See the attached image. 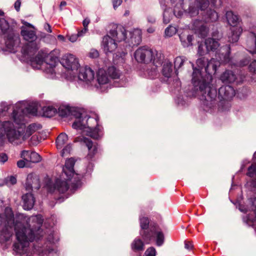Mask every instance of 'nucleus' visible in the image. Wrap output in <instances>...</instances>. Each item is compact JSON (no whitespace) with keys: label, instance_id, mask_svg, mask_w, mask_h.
<instances>
[{"label":"nucleus","instance_id":"nucleus-55","mask_svg":"<svg viewBox=\"0 0 256 256\" xmlns=\"http://www.w3.org/2000/svg\"><path fill=\"white\" fill-rule=\"evenodd\" d=\"M99 56V53L96 50H92L89 53V56L91 58H96Z\"/></svg>","mask_w":256,"mask_h":256},{"label":"nucleus","instance_id":"nucleus-32","mask_svg":"<svg viewBox=\"0 0 256 256\" xmlns=\"http://www.w3.org/2000/svg\"><path fill=\"white\" fill-rule=\"evenodd\" d=\"M68 140V136L65 133L60 134L57 137L56 143L58 149H61L62 148L64 144Z\"/></svg>","mask_w":256,"mask_h":256},{"label":"nucleus","instance_id":"nucleus-14","mask_svg":"<svg viewBox=\"0 0 256 256\" xmlns=\"http://www.w3.org/2000/svg\"><path fill=\"white\" fill-rule=\"evenodd\" d=\"M48 191L54 192L56 191L60 194H64L69 189L70 186L66 180L60 178L56 179L53 184H47Z\"/></svg>","mask_w":256,"mask_h":256},{"label":"nucleus","instance_id":"nucleus-16","mask_svg":"<svg viewBox=\"0 0 256 256\" xmlns=\"http://www.w3.org/2000/svg\"><path fill=\"white\" fill-rule=\"evenodd\" d=\"M245 78L244 76H241L240 80L232 70H226L220 76V80L224 82L232 83L236 82L237 84L242 83Z\"/></svg>","mask_w":256,"mask_h":256},{"label":"nucleus","instance_id":"nucleus-1","mask_svg":"<svg viewBox=\"0 0 256 256\" xmlns=\"http://www.w3.org/2000/svg\"><path fill=\"white\" fill-rule=\"evenodd\" d=\"M217 66L212 60L208 61L204 70L205 76H202L200 69L193 68L192 82L194 90L202 94L207 100H214L216 97V89L211 84L212 74L216 71Z\"/></svg>","mask_w":256,"mask_h":256},{"label":"nucleus","instance_id":"nucleus-41","mask_svg":"<svg viewBox=\"0 0 256 256\" xmlns=\"http://www.w3.org/2000/svg\"><path fill=\"white\" fill-rule=\"evenodd\" d=\"M46 62L51 66H55L58 61V58L49 54L46 58Z\"/></svg>","mask_w":256,"mask_h":256},{"label":"nucleus","instance_id":"nucleus-42","mask_svg":"<svg viewBox=\"0 0 256 256\" xmlns=\"http://www.w3.org/2000/svg\"><path fill=\"white\" fill-rule=\"evenodd\" d=\"M177 32L176 28L172 26H168L165 30V34L169 37H171L176 34Z\"/></svg>","mask_w":256,"mask_h":256},{"label":"nucleus","instance_id":"nucleus-63","mask_svg":"<svg viewBox=\"0 0 256 256\" xmlns=\"http://www.w3.org/2000/svg\"><path fill=\"white\" fill-rule=\"evenodd\" d=\"M88 30V28H84L81 30H80L78 32V35L79 37L83 36Z\"/></svg>","mask_w":256,"mask_h":256},{"label":"nucleus","instance_id":"nucleus-6","mask_svg":"<svg viewBox=\"0 0 256 256\" xmlns=\"http://www.w3.org/2000/svg\"><path fill=\"white\" fill-rule=\"evenodd\" d=\"M200 94L202 96V100L205 101L204 104L210 108H212L217 103L218 100L221 104H222V101L225 102L231 100L234 96L236 92L232 86L230 85H226L222 86L218 89V95L216 92V97L215 100H207L206 98H205L202 94L200 93Z\"/></svg>","mask_w":256,"mask_h":256},{"label":"nucleus","instance_id":"nucleus-12","mask_svg":"<svg viewBox=\"0 0 256 256\" xmlns=\"http://www.w3.org/2000/svg\"><path fill=\"white\" fill-rule=\"evenodd\" d=\"M21 35L25 40L30 42L24 50V54H28L29 52H36L38 50V48L36 44L33 42L37 38L34 31L32 30H21Z\"/></svg>","mask_w":256,"mask_h":256},{"label":"nucleus","instance_id":"nucleus-51","mask_svg":"<svg viewBox=\"0 0 256 256\" xmlns=\"http://www.w3.org/2000/svg\"><path fill=\"white\" fill-rule=\"evenodd\" d=\"M210 4L214 8H217L221 6L222 2V0H210Z\"/></svg>","mask_w":256,"mask_h":256},{"label":"nucleus","instance_id":"nucleus-44","mask_svg":"<svg viewBox=\"0 0 256 256\" xmlns=\"http://www.w3.org/2000/svg\"><path fill=\"white\" fill-rule=\"evenodd\" d=\"M246 175L250 178L256 176V165L252 164L248 167Z\"/></svg>","mask_w":256,"mask_h":256},{"label":"nucleus","instance_id":"nucleus-52","mask_svg":"<svg viewBox=\"0 0 256 256\" xmlns=\"http://www.w3.org/2000/svg\"><path fill=\"white\" fill-rule=\"evenodd\" d=\"M11 125L10 121H4L1 122L0 121V130H4V128H6Z\"/></svg>","mask_w":256,"mask_h":256},{"label":"nucleus","instance_id":"nucleus-15","mask_svg":"<svg viewBox=\"0 0 256 256\" xmlns=\"http://www.w3.org/2000/svg\"><path fill=\"white\" fill-rule=\"evenodd\" d=\"M60 63L63 66L68 70H74L78 69L79 66L78 60L72 54L64 56Z\"/></svg>","mask_w":256,"mask_h":256},{"label":"nucleus","instance_id":"nucleus-26","mask_svg":"<svg viewBox=\"0 0 256 256\" xmlns=\"http://www.w3.org/2000/svg\"><path fill=\"white\" fill-rule=\"evenodd\" d=\"M145 242L139 238H136L131 244V248L135 252H142L144 249Z\"/></svg>","mask_w":256,"mask_h":256},{"label":"nucleus","instance_id":"nucleus-28","mask_svg":"<svg viewBox=\"0 0 256 256\" xmlns=\"http://www.w3.org/2000/svg\"><path fill=\"white\" fill-rule=\"evenodd\" d=\"M172 64L171 62L168 60H166L164 64L162 73L166 78H170L172 74Z\"/></svg>","mask_w":256,"mask_h":256},{"label":"nucleus","instance_id":"nucleus-34","mask_svg":"<svg viewBox=\"0 0 256 256\" xmlns=\"http://www.w3.org/2000/svg\"><path fill=\"white\" fill-rule=\"evenodd\" d=\"M226 18L228 23L230 26H234L237 24L238 20V16L234 14L232 11L226 12Z\"/></svg>","mask_w":256,"mask_h":256},{"label":"nucleus","instance_id":"nucleus-54","mask_svg":"<svg viewBox=\"0 0 256 256\" xmlns=\"http://www.w3.org/2000/svg\"><path fill=\"white\" fill-rule=\"evenodd\" d=\"M8 160V156L6 153L2 152L0 153V162L1 164H4Z\"/></svg>","mask_w":256,"mask_h":256},{"label":"nucleus","instance_id":"nucleus-10","mask_svg":"<svg viewBox=\"0 0 256 256\" xmlns=\"http://www.w3.org/2000/svg\"><path fill=\"white\" fill-rule=\"evenodd\" d=\"M75 160L74 158H70L66 161L65 164L62 168V176L64 179L68 180H70L74 176L77 178H74L76 180H74L72 184L74 187L78 188L80 184V179L78 177V174H76L74 168Z\"/></svg>","mask_w":256,"mask_h":256},{"label":"nucleus","instance_id":"nucleus-11","mask_svg":"<svg viewBox=\"0 0 256 256\" xmlns=\"http://www.w3.org/2000/svg\"><path fill=\"white\" fill-rule=\"evenodd\" d=\"M134 56L138 62L148 64L152 62L154 52L152 49L144 46L136 50Z\"/></svg>","mask_w":256,"mask_h":256},{"label":"nucleus","instance_id":"nucleus-62","mask_svg":"<svg viewBox=\"0 0 256 256\" xmlns=\"http://www.w3.org/2000/svg\"><path fill=\"white\" fill-rule=\"evenodd\" d=\"M20 4H21L20 0H17L15 2L14 4V8L17 12H18L20 10Z\"/></svg>","mask_w":256,"mask_h":256},{"label":"nucleus","instance_id":"nucleus-47","mask_svg":"<svg viewBox=\"0 0 256 256\" xmlns=\"http://www.w3.org/2000/svg\"><path fill=\"white\" fill-rule=\"evenodd\" d=\"M17 166L19 168H24V167L29 168L30 167V164L26 161V160H20L17 162Z\"/></svg>","mask_w":256,"mask_h":256},{"label":"nucleus","instance_id":"nucleus-24","mask_svg":"<svg viewBox=\"0 0 256 256\" xmlns=\"http://www.w3.org/2000/svg\"><path fill=\"white\" fill-rule=\"evenodd\" d=\"M23 201V207L24 210H30L34 206L35 202V198L32 193H26L22 196Z\"/></svg>","mask_w":256,"mask_h":256},{"label":"nucleus","instance_id":"nucleus-4","mask_svg":"<svg viewBox=\"0 0 256 256\" xmlns=\"http://www.w3.org/2000/svg\"><path fill=\"white\" fill-rule=\"evenodd\" d=\"M72 127L80 130L88 128L90 130L87 132V135L93 139L98 140L102 137V132L96 120L88 115L82 116L81 114L78 120L74 122Z\"/></svg>","mask_w":256,"mask_h":256},{"label":"nucleus","instance_id":"nucleus-22","mask_svg":"<svg viewBox=\"0 0 256 256\" xmlns=\"http://www.w3.org/2000/svg\"><path fill=\"white\" fill-rule=\"evenodd\" d=\"M10 124V126L4 128V134L6 135L8 141L12 143L15 140L19 139L22 136V134L20 131L16 130L14 128V124L11 122Z\"/></svg>","mask_w":256,"mask_h":256},{"label":"nucleus","instance_id":"nucleus-27","mask_svg":"<svg viewBox=\"0 0 256 256\" xmlns=\"http://www.w3.org/2000/svg\"><path fill=\"white\" fill-rule=\"evenodd\" d=\"M184 64H190V62H188L187 58L184 56H179L176 58L174 65L176 74H178V70L181 68Z\"/></svg>","mask_w":256,"mask_h":256},{"label":"nucleus","instance_id":"nucleus-19","mask_svg":"<svg viewBox=\"0 0 256 256\" xmlns=\"http://www.w3.org/2000/svg\"><path fill=\"white\" fill-rule=\"evenodd\" d=\"M94 72L90 67L86 66L80 69L78 78L88 84L94 79Z\"/></svg>","mask_w":256,"mask_h":256},{"label":"nucleus","instance_id":"nucleus-29","mask_svg":"<svg viewBox=\"0 0 256 256\" xmlns=\"http://www.w3.org/2000/svg\"><path fill=\"white\" fill-rule=\"evenodd\" d=\"M242 32L240 28H234L232 29L231 34L228 36V41L232 43L237 42Z\"/></svg>","mask_w":256,"mask_h":256},{"label":"nucleus","instance_id":"nucleus-48","mask_svg":"<svg viewBox=\"0 0 256 256\" xmlns=\"http://www.w3.org/2000/svg\"><path fill=\"white\" fill-rule=\"evenodd\" d=\"M198 31L201 37L204 38L206 36L207 28L204 25L201 24L198 29Z\"/></svg>","mask_w":256,"mask_h":256},{"label":"nucleus","instance_id":"nucleus-33","mask_svg":"<svg viewBox=\"0 0 256 256\" xmlns=\"http://www.w3.org/2000/svg\"><path fill=\"white\" fill-rule=\"evenodd\" d=\"M42 116L46 118H51L57 112V110L52 106H44L42 108Z\"/></svg>","mask_w":256,"mask_h":256},{"label":"nucleus","instance_id":"nucleus-30","mask_svg":"<svg viewBox=\"0 0 256 256\" xmlns=\"http://www.w3.org/2000/svg\"><path fill=\"white\" fill-rule=\"evenodd\" d=\"M97 81L100 85L104 84L108 82V78L106 72L100 69L97 72Z\"/></svg>","mask_w":256,"mask_h":256},{"label":"nucleus","instance_id":"nucleus-25","mask_svg":"<svg viewBox=\"0 0 256 256\" xmlns=\"http://www.w3.org/2000/svg\"><path fill=\"white\" fill-rule=\"evenodd\" d=\"M204 45L207 52H215L220 46V44L218 40L213 38H208L205 40Z\"/></svg>","mask_w":256,"mask_h":256},{"label":"nucleus","instance_id":"nucleus-21","mask_svg":"<svg viewBox=\"0 0 256 256\" xmlns=\"http://www.w3.org/2000/svg\"><path fill=\"white\" fill-rule=\"evenodd\" d=\"M102 44L106 52H112L117 48L116 41L111 36L106 35L104 36Z\"/></svg>","mask_w":256,"mask_h":256},{"label":"nucleus","instance_id":"nucleus-49","mask_svg":"<svg viewBox=\"0 0 256 256\" xmlns=\"http://www.w3.org/2000/svg\"><path fill=\"white\" fill-rule=\"evenodd\" d=\"M35 124H30L26 130V135L28 136H30L35 132Z\"/></svg>","mask_w":256,"mask_h":256},{"label":"nucleus","instance_id":"nucleus-56","mask_svg":"<svg viewBox=\"0 0 256 256\" xmlns=\"http://www.w3.org/2000/svg\"><path fill=\"white\" fill-rule=\"evenodd\" d=\"M30 152L27 150H22L21 152V158L26 160V159H29Z\"/></svg>","mask_w":256,"mask_h":256},{"label":"nucleus","instance_id":"nucleus-64","mask_svg":"<svg viewBox=\"0 0 256 256\" xmlns=\"http://www.w3.org/2000/svg\"><path fill=\"white\" fill-rule=\"evenodd\" d=\"M90 22V19L86 18H85L82 22V24L84 26V28H88V25Z\"/></svg>","mask_w":256,"mask_h":256},{"label":"nucleus","instance_id":"nucleus-39","mask_svg":"<svg viewBox=\"0 0 256 256\" xmlns=\"http://www.w3.org/2000/svg\"><path fill=\"white\" fill-rule=\"evenodd\" d=\"M8 22L4 18H0V35L8 29Z\"/></svg>","mask_w":256,"mask_h":256},{"label":"nucleus","instance_id":"nucleus-36","mask_svg":"<svg viewBox=\"0 0 256 256\" xmlns=\"http://www.w3.org/2000/svg\"><path fill=\"white\" fill-rule=\"evenodd\" d=\"M108 76L113 79L118 78L120 76L119 70L116 69L114 66H109L107 70Z\"/></svg>","mask_w":256,"mask_h":256},{"label":"nucleus","instance_id":"nucleus-18","mask_svg":"<svg viewBox=\"0 0 256 256\" xmlns=\"http://www.w3.org/2000/svg\"><path fill=\"white\" fill-rule=\"evenodd\" d=\"M40 187V180L38 176L34 174H29L26 178V189L30 191L34 188L38 190Z\"/></svg>","mask_w":256,"mask_h":256},{"label":"nucleus","instance_id":"nucleus-23","mask_svg":"<svg viewBox=\"0 0 256 256\" xmlns=\"http://www.w3.org/2000/svg\"><path fill=\"white\" fill-rule=\"evenodd\" d=\"M130 38L126 41L130 46H137L142 42V32L139 30H136L130 32Z\"/></svg>","mask_w":256,"mask_h":256},{"label":"nucleus","instance_id":"nucleus-60","mask_svg":"<svg viewBox=\"0 0 256 256\" xmlns=\"http://www.w3.org/2000/svg\"><path fill=\"white\" fill-rule=\"evenodd\" d=\"M78 37L79 36H78V34H73L70 36H68V40L70 41L74 42L76 40Z\"/></svg>","mask_w":256,"mask_h":256},{"label":"nucleus","instance_id":"nucleus-31","mask_svg":"<svg viewBox=\"0 0 256 256\" xmlns=\"http://www.w3.org/2000/svg\"><path fill=\"white\" fill-rule=\"evenodd\" d=\"M193 36L190 34L186 35L182 34L180 35V39L184 47H188L192 45Z\"/></svg>","mask_w":256,"mask_h":256},{"label":"nucleus","instance_id":"nucleus-40","mask_svg":"<svg viewBox=\"0 0 256 256\" xmlns=\"http://www.w3.org/2000/svg\"><path fill=\"white\" fill-rule=\"evenodd\" d=\"M208 59L205 57L199 58L196 60V64L200 69H205L208 62Z\"/></svg>","mask_w":256,"mask_h":256},{"label":"nucleus","instance_id":"nucleus-8","mask_svg":"<svg viewBox=\"0 0 256 256\" xmlns=\"http://www.w3.org/2000/svg\"><path fill=\"white\" fill-rule=\"evenodd\" d=\"M37 112V106L34 104H30L24 108L16 105L13 110L12 118L15 124L20 125L24 124L25 116L27 114L35 116Z\"/></svg>","mask_w":256,"mask_h":256},{"label":"nucleus","instance_id":"nucleus-37","mask_svg":"<svg viewBox=\"0 0 256 256\" xmlns=\"http://www.w3.org/2000/svg\"><path fill=\"white\" fill-rule=\"evenodd\" d=\"M42 160L41 156L37 152H30V154L29 159H26L28 163L30 162L32 163H37L40 162Z\"/></svg>","mask_w":256,"mask_h":256},{"label":"nucleus","instance_id":"nucleus-9","mask_svg":"<svg viewBox=\"0 0 256 256\" xmlns=\"http://www.w3.org/2000/svg\"><path fill=\"white\" fill-rule=\"evenodd\" d=\"M198 8L201 12L202 20L206 22H216L218 19V13L214 9L208 8V0H197Z\"/></svg>","mask_w":256,"mask_h":256},{"label":"nucleus","instance_id":"nucleus-50","mask_svg":"<svg viewBox=\"0 0 256 256\" xmlns=\"http://www.w3.org/2000/svg\"><path fill=\"white\" fill-rule=\"evenodd\" d=\"M4 182L6 184H8L10 183V184L14 185L16 183L17 180L15 176H8V177L4 179Z\"/></svg>","mask_w":256,"mask_h":256},{"label":"nucleus","instance_id":"nucleus-43","mask_svg":"<svg viewBox=\"0 0 256 256\" xmlns=\"http://www.w3.org/2000/svg\"><path fill=\"white\" fill-rule=\"evenodd\" d=\"M188 10L190 17L195 16L199 14V10L194 6H190Z\"/></svg>","mask_w":256,"mask_h":256},{"label":"nucleus","instance_id":"nucleus-61","mask_svg":"<svg viewBox=\"0 0 256 256\" xmlns=\"http://www.w3.org/2000/svg\"><path fill=\"white\" fill-rule=\"evenodd\" d=\"M250 202L252 205V210H256V198H250Z\"/></svg>","mask_w":256,"mask_h":256},{"label":"nucleus","instance_id":"nucleus-17","mask_svg":"<svg viewBox=\"0 0 256 256\" xmlns=\"http://www.w3.org/2000/svg\"><path fill=\"white\" fill-rule=\"evenodd\" d=\"M82 142L86 144V146L88 150V156L90 158L93 157L95 154L97 152L98 150V144H94L91 140L86 137H77L75 138L74 142H76L78 141Z\"/></svg>","mask_w":256,"mask_h":256},{"label":"nucleus","instance_id":"nucleus-5","mask_svg":"<svg viewBox=\"0 0 256 256\" xmlns=\"http://www.w3.org/2000/svg\"><path fill=\"white\" fill-rule=\"evenodd\" d=\"M72 127L80 130L88 128L90 130L87 132V135L93 139L98 140L102 137V132L96 120L88 115L82 116L81 114L78 120L74 122Z\"/></svg>","mask_w":256,"mask_h":256},{"label":"nucleus","instance_id":"nucleus-38","mask_svg":"<svg viewBox=\"0 0 256 256\" xmlns=\"http://www.w3.org/2000/svg\"><path fill=\"white\" fill-rule=\"evenodd\" d=\"M164 56L161 54H156V56H154L152 58V64L158 67L164 62Z\"/></svg>","mask_w":256,"mask_h":256},{"label":"nucleus","instance_id":"nucleus-57","mask_svg":"<svg viewBox=\"0 0 256 256\" xmlns=\"http://www.w3.org/2000/svg\"><path fill=\"white\" fill-rule=\"evenodd\" d=\"M114 8H116L119 6L122 3V0H112Z\"/></svg>","mask_w":256,"mask_h":256},{"label":"nucleus","instance_id":"nucleus-7","mask_svg":"<svg viewBox=\"0 0 256 256\" xmlns=\"http://www.w3.org/2000/svg\"><path fill=\"white\" fill-rule=\"evenodd\" d=\"M20 217L15 220L12 212L6 216V224L0 231V235L6 242L10 240L12 234V228H14L16 232V224H20L18 230H22V228H26L24 224V220H20Z\"/></svg>","mask_w":256,"mask_h":256},{"label":"nucleus","instance_id":"nucleus-2","mask_svg":"<svg viewBox=\"0 0 256 256\" xmlns=\"http://www.w3.org/2000/svg\"><path fill=\"white\" fill-rule=\"evenodd\" d=\"M32 220L36 222V225H34L32 228H22V230H18L20 224H16V238L18 242H15L13 246L14 250L18 252H24L25 248L28 245V242H33L36 239V235L39 234L43 220L40 216H36L32 217Z\"/></svg>","mask_w":256,"mask_h":256},{"label":"nucleus","instance_id":"nucleus-58","mask_svg":"<svg viewBox=\"0 0 256 256\" xmlns=\"http://www.w3.org/2000/svg\"><path fill=\"white\" fill-rule=\"evenodd\" d=\"M184 248L188 250H191L193 248L194 245L190 241H185Z\"/></svg>","mask_w":256,"mask_h":256},{"label":"nucleus","instance_id":"nucleus-46","mask_svg":"<svg viewBox=\"0 0 256 256\" xmlns=\"http://www.w3.org/2000/svg\"><path fill=\"white\" fill-rule=\"evenodd\" d=\"M72 149V144H68L62 150L61 156H64L70 153Z\"/></svg>","mask_w":256,"mask_h":256},{"label":"nucleus","instance_id":"nucleus-3","mask_svg":"<svg viewBox=\"0 0 256 256\" xmlns=\"http://www.w3.org/2000/svg\"><path fill=\"white\" fill-rule=\"evenodd\" d=\"M140 229L139 233L146 244H150L154 240L158 246L164 244V236L158 224H150L149 218L146 216L140 218Z\"/></svg>","mask_w":256,"mask_h":256},{"label":"nucleus","instance_id":"nucleus-53","mask_svg":"<svg viewBox=\"0 0 256 256\" xmlns=\"http://www.w3.org/2000/svg\"><path fill=\"white\" fill-rule=\"evenodd\" d=\"M248 69L250 72L256 73V60H253L249 65Z\"/></svg>","mask_w":256,"mask_h":256},{"label":"nucleus","instance_id":"nucleus-45","mask_svg":"<svg viewBox=\"0 0 256 256\" xmlns=\"http://www.w3.org/2000/svg\"><path fill=\"white\" fill-rule=\"evenodd\" d=\"M156 248L153 246H151L147 248L145 251L144 256H156Z\"/></svg>","mask_w":256,"mask_h":256},{"label":"nucleus","instance_id":"nucleus-59","mask_svg":"<svg viewBox=\"0 0 256 256\" xmlns=\"http://www.w3.org/2000/svg\"><path fill=\"white\" fill-rule=\"evenodd\" d=\"M4 130H0V146H4Z\"/></svg>","mask_w":256,"mask_h":256},{"label":"nucleus","instance_id":"nucleus-35","mask_svg":"<svg viewBox=\"0 0 256 256\" xmlns=\"http://www.w3.org/2000/svg\"><path fill=\"white\" fill-rule=\"evenodd\" d=\"M57 112L61 117H66L71 114L72 111L71 108L69 106H60L58 108Z\"/></svg>","mask_w":256,"mask_h":256},{"label":"nucleus","instance_id":"nucleus-13","mask_svg":"<svg viewBox=\"0 0 256 256\" xmlns=\"http://www.w3.org/2000/svg\"><path fill=\"white\" fill-rule=\"evenodd\" d=\"M6 34V40L5 42L6 47L12 51L14 49V46L20 42L18 36L16 34L12 28L8 24V29L1 35Z\"/></svg>","mask_w":256,"mask_h":256},{"label":"nucleus","instance_id":"nucleus-20","mask_svg":"<svg viewBox=\"0 0 256 256\" xmlns=\"http://www.w3.org/2000/svg\"><path fill=\"white\" fill-rule=\"evenodd\" d=\"M110 34L116 42L127 40L126 31L122 26L117 27L116 30H110Z\"/></svg>","mask_w":256,"mask_h":256}]
</instances>
